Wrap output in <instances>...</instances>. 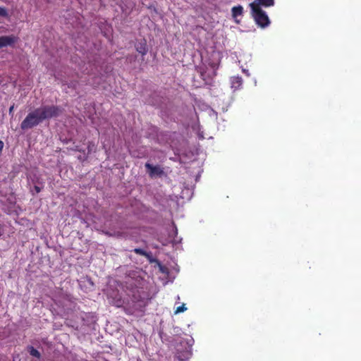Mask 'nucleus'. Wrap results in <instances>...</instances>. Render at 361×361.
I'll return each mask as SVG.
<instances>
[{
  "mask_svg": "<svg viewBox=\"0 0 361 361\" xmlns=\"http://www.w3.org/2000/svg\"><path fill=\"white\" fill-rule=\"evenodd\" d=\"M42 121L38 109L28 114L26 118L21 123V128L28 129L38 125Z\"/></svg>",
  "mask_w": 361,
  "mask_h": 361,
  "instance_id": "nucleus-2",
  "label": "nucleus"
},
{
  "mask_svg": "<svg viewBox=\"0 0 361 361\" xmlns=\"http://www.w3.org/2000/svg\"><path fill=\"white\" fill-rule=\"evenodd\" d=\"M135 252L136 253L142 254V255L144 253V252H143L141 249H135Z\"/></svg>",
  "mask_w": 361,
  "mask_h": 361,
  "instance_id": "nucleus-13",
  "label": "nucleus"
},
{
  "mask_svg": "<svg viewBox=\"0 0 361 361\" xmlns=\"http://www.w3.org/2000/svg\"><path fill=\"white\" fill-rule=\"evenodd\" d=\"M137 50L140 53L142 54V55H145L146 54L147 51V48L145 47V45H141L140 47H137Z\"/></svg>",
  "mask_w": 361,
  "mask_h": 361,
  "instance_id": "nucleus-11",
  "label": "nucleus"
},
{
  "mask_svg": "<svg viewBox=\"0 0 361 361\" xmlns=\"http://www.w3.org/2000/svg\"><path fill=\"white\" fill-rule=\"evenodd\" d=\"M186 310H187V308H186V307H185V304H183L181 306H179V307H178L176 309V310H175L174 313H175L176 314H179V313H181V312H185Z\"/></svg>",
  "mask_w": 361,
  "mask_h": 361,
  "instance_id": "nucleus-10",
  "label": "nucleus"
},
{
  "mask_svg": "<svg viewBox=\"0 0 361 361\" xmlns=\"http://www.w3.org/2000/svg\"><path fill=\"white\" fill-rule=\"evenodd\" d=\"M13 109H14V106H11L9 108V113H10V114L13 111Z\"/></svg>",
  "mask_w": 361,
  "mask_h": 361,
  "instance_id": "nucleus-16",
  "label": "nucleus"
},
{
  "mask_svg": "<svg viewBox=\"0 0 361 361\" xmlns=\"http://www.w3.org/2000/svg\"><path fill=\"white\" fill-rule=\"evenodd\" d=\"M8 16V12L6 9L4 7L0 6V16L6 17Z\"/></svg>",
  "mask_w": 361,
  "mask_h": 361,
  "instance_id": "nucleus-12",
  "label": "nucleus"
},
{
  "mask_svg": "<svg viewBox=\"0 0 361 361\" xmlns=\"http://www.w3.org/2000/svg\"><path fill=\"white\" fill-rule=\"evenodd\" d=\"M3 147H4V142L0 140V152H1Z\"/></svg>",
  "mask_w": 361,
  "mask_h": 361,
  "instance_id": "nucleus-14",
  "label": "nucleus"
},
{
  "mask_svg": "<svg viewBox=\"0 0 361 361\" xmlns=\"http://www.w3.org/2000/svg\"><path fill=\"white\" fill-rule=\"evenodd\" d=\"M18 38L15 35L1 36L0 37V49L11 46L18 41Z\"/></svg>",
  "mask_w": 361,
  "mask_h": 361,
  "instance_id": "nucleus-4",
  "label": "nucleus"
},
{
  "mask_svg": "<svg viewBox=\"0 0 361 361\" xmlns=\"http://www.w3.org/2000/svg\"><path fill=\"white\" fill-rule=\"evenodd\" d=\"M232 16L234 18L235 21L238 23L240 20L238 19L239 16L243 15V8L241 6H234L231 9Z\"/></svg>",
  "mask_w": 361,
  "mask_h": 361,
  "instance_id": "nucleus-7",
  "label": "nucleus"
},
{
  "mask_svg": "<svg viewBox=\"0 0 361 361\" xmlns=\"http://www.w3.org/2000/svg\"><path fill=\"white\" fill-rule=\"evenodd\" d=\"M251 4H256V7H270L274 5V0H255Z\"/></svg>",
  "mask_w": 361,
  "mask_h": 361,
  "instance_id": "nucleus-8",
  "label": "nucleus"
},
{
  "mask_svg": "<svg viewBox=\"0 0 361 361\" xmlns=\"http://www.w3.org/2000/svg\"><path fill=\"white\" fill-rule=\"evenodd\" d=\"M41 118L43 120L55 117L59 114L60 110L59 108L51 106H42L37 109Z\"/></svg>",
  "mask_w": 361,
  "mask_h": 361,
  "instance_id": "nucleus-3",
  "label": "nucleus"
},
{
  "mask_svg": "<svg viewBox=\"0 0 361 361\" xmlns=\"http://www.w3.org/2000/svg\"><path fill=\"white\" fill-rule=\"evenodd\" d=\"M174 232H175L176 234L177 233V228H175Z\"/></svg>",
  "mask_w": 361,
  "mask_h": 361,
  "instance_id": "nucleus-17",
  "label": "nucleus"
},
{
  "mask_svg": "<svg viewBox=\"0 0 361 361\" xmlns=\"http://www.w3.org/2000/svg\"><path fill=\"white\" fill-rule=\"evenodd\" d=\"M29 351H30V354L32 356L35 357H37V358H39V357H40V353H39V352L37 349L34 348L33 347H31V348H30V350H29Z\"/></svg>",
  "mask_w": 361,
  "mask_h": 361,
  "instance_id": "nucleus-9",
  "label": "nucleus"
},
{
  "mask_svg": "<svg viewBox=\"0 0 361 361\" xmlns=\"http://www.w3.org/2000/svg\"><path fill=\"white\" fill-rule=\"evenodd\" d=\"M243 85V79L240 76H233L231 78V87L234 90L241 88Z\"/></svg>",
  "mask_w": 361,
  "mask_h": 361,
  "instance_id": "nucleus-6",
  "label": "nucleus"
},
{
  "mask_svg": "<svg viewBox=\"0 0 361 361\" xmlns=\"http://www.w3.org/2000/svg\"><path fill=\"white\" fill-rule=\"evenodd\" d=\"M252 15L255 21L262 28L268 27L270 24L269 18L267 13L261 9V8L256 7V4H250Z\"/></svg>",
  "mask_w": 361,
  "mask_h": 361,
  "instance_id": "nucleus-1",
  "label": "nucleus"
},
{
  "mask_svg": "<svg viewBox=\"0 0 361 361\" xmlns=\"http://www.w3.org/2000/svg\"><path fill=\"white\" fill-rule=\"evenodd\" d=\"M243 71L247 75V76H250V73L248 72L247 70H245V69H243Z\"/></svg>",
  "mask_w": 361,
  "mask_h": 361,
  "instance_id": "nucleus-15",
  "label": "nucleus"
},
{
  "mask_svg": "<svg viewBox=\"0 0 361 361\" xmlns=\"http://www.w3.org/2000/svg\"><path fill=\"white\" fill-rule=\"evenodd\" d=\"M145 167L148 169L151 177L160 176L163 173L162 169L159 166H152L149 163L145 164Z\"/></svg>",
  "mask_w": 361,
  "mask_h": 361,
  "instance_id": "nucleus-5",
  "label": "nucleus"
}]
</instances>
